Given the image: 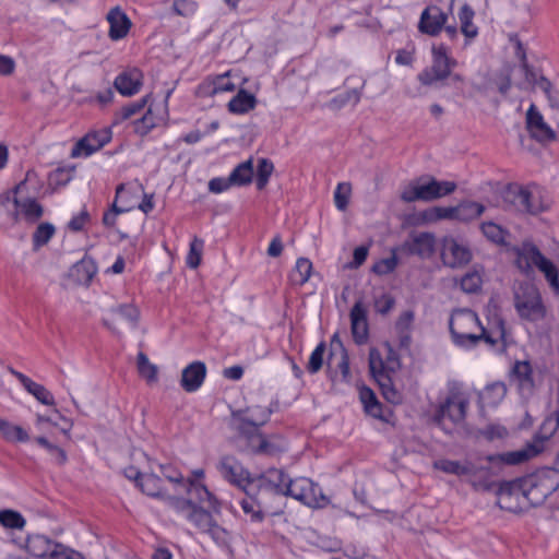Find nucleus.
<instances>
[{
	"instance_id": "52",
	"label": "nucleus",
	"mask_w": 559,
	"mask_h": 559,
	"mask_svg": "<svg viewBox=\"0 0 559 559\" xmlns=\"http://www.w3.org/2000/svg\"><path fill=\"white\" fill-rule=\"evenodd\" d=\"M369 369L374 379L380 378V374H389L382 360L381 354L376 348H371L369 352Z\"/></svg>"
},
{
	"instance_id": "46",
	"label": "nucleus",
	"mask_w": 559,
	"mask_h": 559,
	"mask_svg": "<svg viewBox=\"0 0 559 559\" xmlns=\"http://www.w3.org/2000/svg\"><path fill=\"white\" fill-rule=\"evenodd\" d=\"M538 87L547 97L549 106L554 109H559V91H557L552 83L543 74L536 81Z\"/></svg>"
},
{
	"instance_id": "51",
	"label": "nucleus",
	"mask_w": 559,
	"mask_h": 559,
	"mask_svg": "<svg viewBox=\"0 0 559 559\" xmlns=\"http://www.w3.org/2000/svg\"><path fill=\"white\" fill-rule=\"evenodd\" d=\"M203 246V240L197 237L191 241L190 249L187 255V265L189 267L197 269L200 265Z\"/></svg>"
},
{
	"instance_id": "18",
	"label": "nucleus",
	"mask_w": 559,
	"mask_h": 559,
	"mask_svg": "<svg viewBox=\"0 0 559 559\" xmlns=\"http://www.w3.org/2000/svg\"><path fill=\"white\" fill-rule=\"evenodd\" d=\"M448 21V14L444 13L439 7H427L420 15L418 29L420 33L437 36L443 28Z\"/></svg>"
},
{
	"instance_id": "39",
	"label": "nucleus",
	"mask_w": 559,
	"mask_h": 559,
	"mask_svg": "<svg viewBox=\"0 0 559 559\" xmlns=\"http://www.w3.org/2000/svg\"><path fill=\"white\" fill-rule=\"evenodd\" d=\"M138 487L141 491L151 497H160L163 493V480L152 473L143 474Z\"/></svg>"
},
{
	"instance_id": "23",
	"label": "nucleus",
	"mask_w": 559,
	"mask_h": 559,
	"mask_svg": "<svg viewBox=\"0 0 559 559\" xmlns=\"http://www.w3.org/2000/svg\"><path fill=\"white\" fill-rule=\"evenodd\" d=\"M8 371L14 376L21 382L24 389L38 402L48 406H53L56 404L53 395L44 385L33 381L31 378L13 369L12 367H8Z\"/></svg>"
},
{
	"instance_id": "58",
	"label": "nucleus",
	"mask_w": 559,
	"mask_h": 559,
	"mask_svg": "<svg viewBox=\"0 0 559 559\" xmlns=\"http://www.w3.org/2000/svg\"><path fill=\"white\" fill-rule=\"evenodd\" d=\"M331 345L332 346L337 345L341 348V350H342V358H341V361L338 364V368H340V370L342 372L343 378L347 379L349 377V358H348L347 352L344 348L343 343H342L338 334H334L333 335V337L331 340Z\"/></svg>"
},
{
	"instance_id": "44",
	"label": "nucleus",
	"mask_w": 559,
	"mask_h": 559,
	"mask_svg": "<svg viewBox=\"0 0 559 559\" xmlns=\"http://www.w3.org/2000/svg\"><path fill=\"white\" fill-rule=\"evenodd\" d=\"M0 524L7 528L23 530L26 521L20 512L5 509L0 511Z\"/></svg>"
},
{
	"instance_id": "60",
	"label": "nucleus",
	"mask_w": 559,
	"mask_h": 559,
	"mask_svg": "<svg viewBox=\"0 0 559 559\" xmlns=\"http://www.w3.org/2000/svg\"><path fill=\"white\" fill-rule=\"evenodd\" d=\"M91 216L86 209H83L78 215L73 216L68 223V229L78 233L83 230L84 226L90 222Z\"/></svg>"
},
{
	"instance_id": "1",
	"label": "nucleus",
	"mask_w": 559,
	"mask_h": 559,
	"mask_svg": "<svg viewBox=\"0 0 559 559\" xmlns=\"http://www.w3.org/2000/svg\"><path fill=\"white\" fill-rule=\"evenodd\" d=\"M449 329L454 345L471 349L484 342L489 347L499 343L506 345V322L500 317H495L484 326L477 313L467 308L452 311L449 319Z\"/></svg>"
},
{
	"instance_id": "9",
	"label": "nucleus",
	"mask_w": 559,
	"mask_h": 559,
	"mask_svg": "<svg viewBox=\"0 0 559 559\" xmlns=\"http://www.w3.org/2000/svg\"><path fill=\"white\" fill-rule=\"evenodd\" d=\"M504 200L518 212L536 215L544 211L543 202L528 188L512 185L506 191Z\"/></svg>"
},
{
	"instance_id": "45",
	"label": "nucleus",
	"mask_w": 559,
	"mask_h": 559,
	"mask_svg": "<svg viewBox=\"0 0 559 559\" xmlns=\"http://www.w3.org/2000/svg\"><path fill=\"white\" fill-rule=\"evenodd\" d=\"M480 229L488 240L497 245H503L506 242V237L508 233L496 223L485 222L480 225Z\"/></svg>"
},
{
	"instance_id": "12",
	"label": "nucleus",
	"mask_w": 559,
	"mask_h": 559,
	"mask_svg": "<svg viewBox=\"0 0 559 559\" xmlns=\"http://www.w3.org/2000/svg\"><path fill=\"white\" fill-rule=\"evenodd\" d=\"M187 520L200 530L202 533H207L216 543H225L227 532L221 527L214 520L210 512L204 510L203 507H197L189 513Z\"/></svg>"
},
{
	"instance_id": "42",
	"label": "nucleus",
	"mask_w": 559,
	"mask_h": 559,
	"mask_svg": "<svg viewBox=\"0 0 559 559\" xmlns=\"http://www.w3.org/2000/svg\"><path fill=\"white\" fill-rule=\"evenodd\" d=\"M378 382L383 397L392 403L400 404L402 402V394L393 385L392 379L389 374H380V378L376 379Z\"/></svg>"
},
{
	"instance_id": "33",
	"label": "nucleus",
	"mask_w": 559,
	"mask_h": 559,
	"mask_svg": "<svg viewBox=\"0 0 559 559\" xmlns=\"http://www.w3.org/2000/svg\"><path fill=\"white\" fill-rule=\"evenodd\" d=\"M559 428V412H552L548 416L545 417L538 431L536 432L533 444H538L542 447V451L544 450V443L549 440Z\"/></svg>"
},
{
	"instance_id": "20",
	"label": "nucleus",
	"mask_w": 559,
	"mask_h": 559,
	"mask_svg": "<svg viewBox=\"0 0 559 559\" xmlns=\"http://www.w3.org/2000/svg\"><path fill=\"white\" fill-rule=\"evenodd\" d=\"M437 189V180L430 178L428 182H417L405 188L401 194V199L407 203L415 201H433L440 199V193Z\"/></svg>"
},
{
	"instance_id": "57",
	"label": "nucleus",
	"mask_w": 559,
	"mask_h": 559,
	"mask_svg": "<svg viewBox=\"0 0 559 559\" xmlns=\"http://www.w3.org/2000/svg\"><path fill=\"white\" fill-rule=\"evenodd\" d=\"M229 76V72H226L221 75H216L213 80V87L211 91V95H215L223 92H233L236 88V85L227 80Z\"/></svg>"
},
{
	"instance_id": "21",
	"label": "nucleus",
	"mask_w": 559,
	"mask_h": 559,
	"mask_svg": "<svg viewBox=\"0 0 559 559\" xmlns=\"http://www.w3.org/2000/svg\"><path fill=\"white\" fill-rule=\"evenodd\" d=\"M206 377V366L203 361L189 364L181 372L180 385L186 392H195Z\"/></svg>"
},
{
	"instance_id": "37",
	"label": "nucleus",
	"mask_w": 559,
	"mask_h": 559,
	"mask_svg": "<svg viewBox=\"0 0 559 559\" xmlns=\"http://www.w3.org/2000/svg\"><path fill=\"white\" fill-rule=\"evenodd\" d=\"M14 204L21 210L27 221L35 222L43 216V206L35 199L19 200L14 198Z\"/></svg>"
},
{
	"instance_id": "55",
	"label": "nucleus",
	"mask_w": 559,
	"mask_h": 559,
	"mask_svg": "<svg viewBox=\"0 0 559 559\" xmlns=\"http://www.w3.org/2000/svg\"><path fill=\"white\" fill-rule=\"evenodd\" d=\"M512 371L521 384H533V371L528 361H516Z\"/></svg>"
},
{
	"instance_id": "4",
	"label": "nucleus",
	"mask_w": 559,
	"mask_h": 559,
	"mask_svg": "<svg viewBox=\"0 0 559 559\" xmlns=\"http://www.w3.org/2000/svg\"><path fill=\"white\" fill-rule=\"evenodd\" d=\"M261 413L260 418L239 419L238 441L241 447L254 454L275 455L285 449L283 444L269 440L260 432V427L269 420L271 415L269 409H261Z\"/></svg>"
},
{
	"instance_id": "40",
	"label": "nucleus",
	"mask_w": 559,
	"mask_h": 559,
	"mask_svg": "<svg viewBox=\"0 0 559 559\" xmlns=\"http://www.w3.org/2000/svg\"><path fill=\"white\" fill-rule=\"evenodd\" d=\"M136 367L139 374L148 383L157 382L158 368L156 365L150 362L147 356L143 352H140L136 356Z\"/></svg>"
},
{
	"instance_id": "56",
	"label": "nucleus",
	"mask_w": 559,
	"mask_h": 559,
	"mask_svg": "<svg viewBox=\"0 0 559 559\" xmlns=\"http://www.w3.org/2000/svg\"><path fill=\"white\" fill-rule=\"evenodd\" d=\"M197 9L198 3L193 0H175L173 3L174 13L183 17L193 15Z\"/></svg>"
},
{
	"instance_id": "47",
	"label": "nucleus",
	"mask_w": 559,
	"mask_h": 559,
	"mask_svg": "<svg viewBox=\"0 0 559 559\" xmlns=\"http://www.w3.org/2000/svg\"><path fill=\"white\" fill-rule=\"evenodd\" d=\"M35 441L46 449L48 453L55 459L59 465L66 464L68 456L66 451L57 444L50 442L46 437L39 436L35 438Z\"/></svg>"
},
{
	"instance_id": "43",
	"label": "nucleus",
	"mask_w": 559,
	"mask_h": 559,
	"mask_svg": "<svg viewBox=\"0 0 559 559\" xmlns=\"http://www.w3.org/2000/svg\"><path fill=\"white\" fill-rule=\"evenodd\" d=\"M55 231H56V229L52 224H50V223L39 224L32 237L34 250H38L43 246L47 245L48 241L55 235Z\"/></svg>"
},
{
	"instance_id": "3",
	"label": "nucleus",
	"mask_w": 559,
	"mask_h": 559,
	"mask_svg": "<svg viewBox=\"0 0 559 559\" xmlns=\"http://www.w3.org/2000/svg\"><path fill=\"white\" fill-rule=\"evenodd\" d=\"M218 469L226 480L243 490L248 497L259 499L261 504L267 503L265 499L267 471L259 476H251L238 460L229 455L222 457Z\"/></svg>"
},
{
	"instance_id": "26",
	"label": "nucleus",
	"mask_w": 559,
	"mask_h": 559,
	"mask_svg": "<svg viewBox=\"0 0 559 559\" xmlns=\"http://www.w3.org/2000/svg\"><path fill=\"white\" fill-rule=\"evenodd\" d=\"M56 543L43 534H32L26 538L25 548L35 558L50 559Z\"/></svg>"
},
{
	"instance_id": "38",
	"label": "nucleus",
	"mask_w": 559,
	"mask_h": 559,
	"mask_svg": "<svg viewBox=\"0 0 559 559\" xmlns=\"http://www.w3.org/2000/svg\"><path fill=\"white\" fill-rule=\"evenodd\" d=\"M475 12L472 7L467 3L463 4L459 12V19L461 22V32L467 38H474L478 34V28L473 24Z\"/></svg>"
},
{
	"instance_id": "61",
	"label": "nucleus",
	"mask_w": 559,
	"mask_h": 559,
	"mask_svg": "<svg viewBox=\"0 0 559 559\" xmlns=\"http://www.w3.org/2000/svg\"><path fill=\"white\" fill-rule=\"evenodd\" d=\"M170 506L175 509L176 512H178L179 514L187 519L189 513L194 508L195 503L191 502V500L189 499L171 498Z\"/></svg>"
},
{
	"instance_id": "24",
	"label": "nucleus",
	"mask_w": 559,
	"mask_h": 559,
	"mask_svg": "<svg viewBox=\"0 0 559 559\" xmlns=\"http://www.w3.org/2000/svg\"><path fill=\"white\" fill-rule=\"evenodd\" d=\"M513 252L516 267L526 275L531 274L533 266L537 264V255L543 254L534 243L528 241L513 248Z\"/></svg>"
},
{
	"instance_id": "41",
	"label": "nucleus",
	"mask_w": 559,
	"mask_h": 559,
	"mask_svg": "<svg viewBox=\"0 0 559 559\" xmlns=\"http://www.w3.org/2000/svg\"><path fill=\"white\" fill-rule=\"evenodd\" d=\"M312 272V263L307 258H299L290 274L293 284L302 286L308 282Z\"/></svg>"
},
{
	"instance_id": "64",
	"label": "nucleus",
	"mask_w": 559,
	"mask_h": 559,
	"mask_svg": "<svg viewBox=\"0 0 559 559\" xmlns=\"http://www.w3.org/2000/svg\"><path fill=\"white\" fill-rule=\"evenodd\" d=\"M455 206L449 207H433L430 212V218L432 219H455Z\"/></svg>"
},
{
	"instance_id": "49",
	"label": "nucleus",
	"mask_w": 559,
	"mask_h": 559,
	"mask_svg": "<svg viewBox=\"0 0 559 559\" xmlns=\"http://www.w3.org/2000/svg\"><path fill=\"white\" fill-rule=\"evenodd\" d=\"M483 278L477 271L467 272L461 278L460 285L467 294L477 293L481 288Z\"/></svg>"
},
{
	"instance_id": "19",
	"label": "nucleus",
	"mask_w": 559,
	"mask_h": 559,
	"mask_svg": "<svg viewBox=\"0 0 559 559\" xmlns=\"http://www.w3.org/2000/svg\"><path fill=\"white\" fill-rule=\"evenodd\" d=\"M542 452L538 444L528 443L525 448L516 451L506 452L501 454L487 455L486 460L490 464L518 465L528 461Z\"/></svg>"
},
{
	"instance_id": "10",
	"label": "nucleus",
	"mask_w": 559,
	"mask_h": 559,
	"mask_svg": "<svg viewBox=\"0 0 559 559\" xmlns=\"http://www.w3.org/2000/svg\"><path fill=\"white\" fill-rule=\"evenodd\" d=\"M441 260L445 266L460 269L468 264L473 258L469 247L452 236L441 240Z\"/></svg>"
},
{
	"instance_id": "27",
	"label": "nucleus",
	"mask_w": 559,
	"mask_h": 559,
	"mask_svg": "<svg viewBox=\"0 0 559 559\" xmlns=\"http://www.w3.org/2000/svg\"><path fill=\"white\" fill-rule=\"evenodd\" d=\"M142 78L143 75L141 71L133 69L120 73L116 78L114 85L120 94L124 96H131L139 92L142 85Z\"/></svg>"
},
{
	"instance_id": "62",
	"label": "nucleus",
	"mask_w": 559,
	"mask_h": 559,
	"mask_svg": "<svg viewBox=\"0 0 559 559\" xmlns=\"http://www.w3.org/2000/svg\"><path fill=\"white\" fill-rule=\"evenodd\" d=\"M147 98H148V95L138 102L131 103V104L122 107L121 108V118L126 120V119H129V118L133 117L134 115L141 112L146 105Z\"/></svg>"
},
{
	"instance_id": "25",
	"label": "nucleus",
	"mask_w": 559,
	"mask_h": 559,
	"mask_svg": "<svg viewBox=\"0 0 559 559\" xmlns=\"http://www.w3.org/2000/svg\"><path fill=\"white\" fill-rule=\"evenodd\" d=\"M109 23V37L112 40H119L126 37L131 27V21L127 14L119 8H112L107 14Z\"/></svg>"
},
{
	"instance_id": "54",
	"label": "nucleus",
	"mask_w": 559,
	"mask_h": 559,
	"mask_svg": "<svg viewBox=\"0 0 559 559\" xmlns=\"http://www.w3.org/2000/svg\"><path fill=\"white\" fill-rule=\"evenodd\" d=\"M324 352L325 343L321 342L311 353L309 361L307 364V370L310 373H317L322 368Z\"/></svg>"
},
{
	"instance_id": "16",
	"label": "nucleus",
	"mask_w": 559,
	"mask_h": 559,
	"mask_svg": "<svg viewBox=\"0 0 559 559\" xmlns=\"http://www.w3.org/2000/svg\"><path fill=\"white\" fill-rule=\"evenodd\" d=\"M497 504L502 509L510 512H521L523 510V506L519 502L522 498V491L516 483L513 481H504L501 483L497 490Z\"/></svg>"
},
{
	"instance_id": "13",
	"label": "nucleus",
	"mask_w": 559,
	"mask_h": 559,
	"mask_svg": "<svg viewBox=\"0 0 559 559\" xmlns=\"http://www.w3.org/2000/svg\"><path fill=\"white\" fill-rule=\"evenodd\" d=\"M526 129L532 139L546 144L557 139L556 132L545 122L543 115L532 104L526 112Z\"/></svg>"
},
{
	"instance_id": "14",
	"label": "nucleus",
	"mask_w": 559,
	"mask_h": 559,
	"mask_svg": "<svg viewBox=\"0 0 559 559\" xmlns=\"http://www.w3.org/2000/svg\"><path fill=\"white\" fill-rule=\"evenodd\" d=\"M436 238L431 233L412 234L409 238L402 243L400 250L407 255H418L427 259L435 252Z\"/></svg>"
},
{
	"instance_id": "34",
	"label": "nucleus",
	"mask_w": 559,
	"mask_h": 559,
	"mask_svg": "<svg viewBox=\"0 0 559 559\" xmlns=\"http://www.w3.org/2000/svg\"><path fill=\"white\" fill-rule=\"evenodd\" d=\"M485 212V206L475 201H464L455 206V219L460 222H471Z\"/></svg>"
},
{
	"instance_id": "29",
	"label": "nucleus",
	"mask_w": 559,
	"mask_h": 559,
	"mask_svg": "<svg viewBox=\"0 0 559 559\" xmlns=\"http://www.w3.org/2000/svg\"><path fill=\"white\" fill-rule=\"evenodd\" d=\"M188 496L191 502H198L203 508L207 507L209 509L217 510L219 507L216 498L209 491L206 486L200 481H190Z\"/></svg>"
},
{
	"instance_id": "2",
	"label": "nucleus",
	"mask_w": 559,
	"mask_h": 559,
	"mask_svg": "<svg viewBox=\"0 0 559 559\" xmlns=\"http://www.w3.org/2000/svg\"><path fill=\"white\" fill-rule=\"evenodd\" d=\"M266 483V500L267 496H287L310 508H324L329 503L321 488L307 477L292 479L282 469L270 468Z\"/></svg>"
},
{
	"instance_id": "11",
	"label": "nucleus",
	"mask_w": 559,
	"mask_h": 559,
	"mask_svg": "<svg viewBox=\"0 0 559 559\" xmlns=\"http://www.w3.org/2000/svg\"><path fill=\"white\" fill-rule=\"evenodd\" d=\"M139 320V310L131 304L121 305L112 309L108 317L103 320V323L114 333L134 328Z\"/></svg>"
},
{
	"instance_id": "48",
	"label": "nucleus",
	"mask_w": 559,
	"mask_h": 559,
	"mask_svg": "<svg viewBox=\"0 0 559 559\" xmlns=\"http://www.w3.org/2000/svg\"><path fill=\"white\" fill-rule=\"evenodd\" d=\"M273 170L274 165L270 159H259L255 181L258 190H263L266 187Z\"/></svg>"
},
{
	"instance_id": "59",
	"label": "nucleus",
	"mask_w": 559,
	"mask_h": 559,
	"mask_svg": "<svg viewBox=\"0 0 559 559\" xmlns=\"http://www.w3.org/2000/svg\"><path fill=\"white\" fill-rule=\"evenodd\" d=\"M397 265V260L395 255H392L386 259H382L373 264L372 271L378 275H385L395 270Z\"/></svg>"
},
{
	"instance_id": "31",
	"label": "nucleus",
	"mask_w": 559,
	"mask_h": 559,
	"mask_svg": "<svg viewBox=\"0 0 559 559\" xmlns=\"http://www.w3.org/2000/svg\"><path fill=\"white\" fill-rule=\"evenodd\" d=\"M273 496H267V503L261 504L259 499L248 497L241 501V508L246 514H250L251 521L261 522L264 518V512L275 513L272 506Z\"/></svg>"
},
{
	"instance_id": "8",
	"label": "nucleus",
	"mask_w": 559,
	"mask_h": 559,
	"mask_svg": "<svg viewBox=\"0 0 559 559\" xmlns=\"http://www.w3.org/2000/svg\"><path fill=\"white\" fill-rule=\"evenodd\" d=\"M514 307L519 316L528 321H538L545 317L540 294L531 283H520L514 288Z\"/></svg>"
},
{
	"instance_id": "30",
	"label": "nucleus",
	"mask_w": 559,
	"mask_h": 559,
	"mask_svg": "<svg viewBox=\"0 0 559 559\" xmlns=\"http://www.w3.org/2000/svg\"><path fill=\"white\" fill-rule=\"evenodd\" d=\"M359 399L361 404L364 405L365 412L376 418L383 421H386V418L383 415V406L377 399L374 392L368 386H361L359 389Z\"/></svg>"
},
{
	"instance_id": "17",
	"label": "nucleus",
	"mask_w": 559,
	"mask_h": 559,
	"mask_svg": "<svg viewBox=\"0 0 559 559\" xmlns=\"http://www.w3.org/2000/svg\"><path fill=\"white\" fill-rule=\"evenodd\" d=\"M110 132L108 130L87 133L75 143L71 152V157L75 158L82 155L90 156L107 144L110 141Z\"/></svg>"
},
{
	"instance_id": "32",
	"label": "nucleus",
	"mask_w": 559,
	"mask_h": 559,
	"mask_svg": "<svg viewBox=\"0 0 559 559\" xmlns=\"http://www.w3.org/2000/svg\"><path fill=\"white\" fill-rule=\"evenodd\" d=\"M255 105V96L248 91L240 88L238 93L229 100L227 108L231 114L243 115L254 109Z\"/></svg>"
},
{
	"instance_id": "5",
	"label": "nucleus",
	"mask_w": 559,
	"mask_h": 559,
	"mask_svg": "<svg viewBox=\"0 0 559 559\" xmlns=\"http://www.w3.org/2000/svg\"><path fill=\"white\" fill-rule=\"evenodd\" d=\"M516 483L522 491V498L532 507H537L559 488V471L551 467L540 468L516 479Z\"/></svg>"
},
{
	"instance_id": "53",
	"label": "nucleus",
	"mask_w": 559,
	"mask_h": 559,
	"mask_svg": "<svg viewBox=\"0 0 559 559\" xmlns=\"http://www.w3.org/2000/svg\"><path fill=\"white\" fill-rule=\"evenodd\" d=\"M352 192V186L347 182L338 183L334 192L335 206L340 211H345L348 205L349 195Z\"/></svg>"
},
{
	"instance_id": "63",
	"label": "nucleus",
	"mask_w": 559,
	"mask_h": 559,
	"mask_svg": "<svg viewBox=\"0 0 559 559\" xmlns=\"http://www.w3.org/2000/svg\"><path fill=\"white\" fill-rule=\"evenodd\" d=\"M233 186L230 178H213L209 182V190L213 193H222Z\"/></svg>"
},
{
	"instance_id": "22",
	"label": "nucleus",
	"mask_w": 559,
	"mask_h": 559,
	"mask_svg": "<svg viewBox=\"0 0 559 559\" xmlns=\"http://www.w3.org/2000/svg\"><path fill=\"white\" fill-rule=\"evenodd\" d=\"M349 316L353 337L357 344H364L368 338V320L361 300L355 302Z\"/></svg>"
},
{
	"instance_id": "6",
	"label": "nucleus",
	"mask_w": 559,
	"mask_h": 559,
	"mask_svg": "<svg viewBox=\"0 0 559 559\" xmlns=\"http://www.w3.org/2000/svg\"><path fill=\"white\" fill-rule=\"evenodd\" d=\"M433 467L447 474L467 477V481L477 491H490L495 487V483L490 479V468L486 465H478L471 461L461 463L444 459L436 461Z\"/></svg>"
},
{
	"instance_id": "15",
	"label": "nucleus",
	"mask_w": 559,
	"mask_h": 559,
	"mask_svg": "<svg viewBox=\"0 0 559 559\" xmlns=\"http://www.w3.org/2000/svg\"><path fill=\"white\" fill-rule=\"evenodd\" d=\"M468 400L457 390H452L440 405L439 415L449 418L454 424L462 423L466 417Z\"/></svg>"
},
{
	"instance_id": "50",
	"label": "nucleus",
	"mask_w": 559,
	"mask_h": 559,
	"mask_svg": "<svg viewBox=\"0 0 559 559\" xmlns=\"http://www.w3.org/2000/svg\"><path fill=\"white\" fill-rule=\"evenodd\" d=\"M50 559H85V556L62 543H56Z\"/></svg>"
},
{
	"instance_id": "35",
	"label": "nucleus",
	"mask_w": 559,
	"mask_h": 559,
	"mask_svg": "<svg viewBox=\"0 0 559 559\" xmlns=\"http://www.w3.org/2000/svg\"><path fill=\"white\" fill-rule=\"evenodd\" d=\"M546 277L549 285L559 292V272L556 265L548 260L544 254L537 255V264L535 265Z\"/></svg>"
},
{
	"instance_id": "28",
	"label": "nucleus",
	"mask_w": 559,
	"mask_h": 559,
	"mask_svg": "<svg viewBox=\"0 0 559 559\" xmlns=\"http://www.w3.org/2000/svg\"><path fill=\"white\" fill-rule=\"evenodd\" d=\"M97 273V266L93 259L84 258L70 270V277L79 285L88 286Z\"/></svg>"
},
{
	"instance_id": "7",
	"label": "nucleus",
	"mask_w": 559,
	"mask_h": 559,
	"mask_svg": "<svg viewBox=\"0 0 559 559\" xmlns=\"http://www.w3.org/2000/svg\"><path fill=\"white\" fill-rule=\"evenodd\" d=\"M432 64L424 69L417 76L424 86H444V81L456 67V60L449 56L448 48L440 44L432 47Z\"/></svg>"
},
{
	"instance_id": "36",
	"label": "nucleus",
	"mask_w": 559,
	"mask_h": 559,
	"mask_svg": "<svg viewBox=\"0 0 559 559\" xmlns=\"http://www.w3.org/2000/svg\"><path fill=\"white\" fill-rule=\"evenodd\" d=\"M233 186H247L253 178L252 159L240 163L229 175Z\"/></svg>"
}]
</instances>
